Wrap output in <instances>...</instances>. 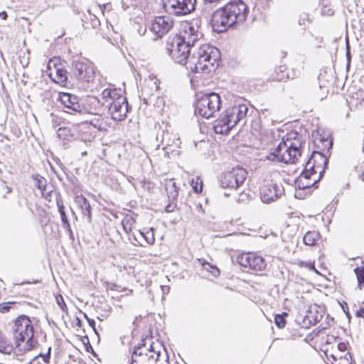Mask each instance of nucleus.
I'll return each mask as SVG.
<instances>
[{
	"mask_svg": "<svg viewBox=\"0 0 364 364\" xmlns=\"http://www.w3.org/2000/svg\"><path fill=\"white\" fill-rule=\"evenodd\" d=\"M72 76L81 82H91L96 76V68L87 60L73 61L71 68Z\"/></svg>",
	"mask_w": 364,
	"mask_h": 364,
	"instance_id": "nucleus-8",
	"label": "nucleus"
},
{
	"mask_svg": "<svg viewBox=\"0 0 364 364\" xmlns=\"http://www.w3.org/2000/svg\"><path fill=\"white\" fill-rule=\"evenodd\" d=\"M101 95L105 102L107 103L106 107L109 108L112 119L115 121L124 120L129 112V105L122 90L116 88H105Z\"/></svg>",
	"mask_w": 364,
	"mask_h": 364,
	"instance_id": "nucleus-3",
	"label": "nucleus"
},
{
	"mask_svg": "<svg viewBox=\"0 0 364 364\" xmlns=\"http://www.w3.org/2000/svg\"><path fill=\"white\" fill-rule=\"evenodd\" d=\"M286 316H287V314L283 313L282 314H277L274 316V323L278 328H283L286 326V320L284 318Z\"/></svg>",
	"mask_w": 364,
	"mask_h": 364,
	"instance_id": "nucleus-33",
	"label": "nucleus"
},
{
	"mask_svg": "<svg viewBox=\"0 0 364 364\" xmlns=\"http://www.w3.org/2000/svg\"><path fill=\"white\" fill-rule=\"evenodd\" d=\"M63 228H65L69 233L70 236L73 237V231L71 230L70 224L68 220L62 221Z\"/></svg>",
	"mask_w": 364,
	"mask_h": 364,
	"instance_id": "nucleus-39",
	"label": "nucleus"
},
{
	"mask_svg": "<svg viewBox=\"0 0 364 364\" xmlns=\"http://www.w3.org/2000/svg\"><path fill=\"white\" fill-rule=\"evenodd\" d=\"M161 355L159 350H156L153 346V343L149 345V348L143 350V348L138 351V356L142 357L143 358H147L149 361L156 362L159 360Z\"/></svg>",
	"mask_w": 364,
	"mask_h": 364,
	"instance_id": "nucleus-20",
	"label": "nucleus"
},
{
	"mask_svg": "<svg viewBox=\"0 0 364 364\" xmlns=\"http://www.w3.org/2000/svg\"><path fill=\"white\" fill-rule=\"evenodd\" d=\"M314 174L312 171H310L309 170H306V168H304V171L301 173L299 177L296 181V186L299 189H306L308 188L311 187L314 185V183L317 181V180H314V181H310L309 179L311 176Z\"/></svg>",
	"mask_w": 364,
	"mask_h": 364,
	"instance_id": "nucleus-18",
	"label": "nucleus"
},
{
	"mask_svg": "<svg viewBox=\"0 0 364 364\" xmlns=\"http://www.w3.org/2000/svg\"><path fill=\"white\" fill-rule=\"evenodd\" d=\"M281 141H284V143H287L288 144L291 143L294 144L296 141H298L300 149L301 146V140L299 133H297L296 132H291L289 133H287V135L282 138V140Z\"/></svg>",
	"mask_w": 364,
	"mask_h": 364,
	"instance_id": "nucleus-27",
	"label": "nucleus"
},
{
	"mask_svg": "<svg viewBox=\"0 0 364 364\" xmlns=\"http://www.w3.org/2000/svg\"><path fill=\"white\" fill-rule=\"evenodd\" d=\"M307 17H308V14H303L302 15H301L300 18L299 19V23L300 25H304L305 24V19Z\"/></svg>",
	"mask_w": 364,
	"mask_h": 364,
	"instance_id": "nucleus-44",
	"label": "nucleus"
},
{
	"mask_svg": "<svg viewBox=\"0 0 364 364\" xmlns=\"http://www.w3.org/2000/svg\"><path fill=\"white\" fill-rule=\"evenodd\" d=\"M301 151L298 141L294 144H287L280 141L279 144L266 156L268 161L287 164H295L299 156H301Z\"/></svg>",
	"mask_w": 364,
	"mask_h": 364,
	"instance_id": "nucleus-6",
	"label": "nucleus"
},
{
	"mask_svg": "<svg viewBox=\"0 0 364 364\" xmlns=\"http://www.w3.org/2000/svg\"><path fill=\"white\" fill-rule=\"evenodd\" d=\"M77 325L79 326H81V321L78 318H77Z\"/></svg>",
	"mask_w": 364,
	"mask_h": 364,
	"instance_id": "nucleus-52",
	"label": "nucleus"
},
{
	"mask_svg": "<svg viewBox=\"0 0 364 364\" xmlns=\"http://www.w3.org/2000/svg\"><path fill=\"white\" fill-rule=\"evenodd\" d=\"M139 32L143 33L141 35H144L146 32V29H144V32L143 31L139 30Z\"/></svg>",
	"mask_w": 364,
	"mask_h": 364,
	"instance_id": "nucleus-57",
	"label": "nucleus"
},
{
	"mask_svg": "<svg viewBox=\"0 0 364 364\" xmlns=\"http://www.w3.org/2000/svg\"><path fill=\"white\" fill-rule=\"evenodd\" d=\"M11 333L16 348H19L21 343L24 341H26V344L22 349L23 351L31 350L35 346L33 328L28 316H18L14 321Z\"/></svg>",
	"mask_w": 364,
	"mask_h": 364,
	"instance_id": "nucleus-5",
	"label": "nucleus"
},
{
	"mask_svg": "<svg viewBox=\"0 0 364 364\" xmlns=\"http://www.w3.org/2000/svg\"><path fill=\"white\" fill-rule=\"evenodd\" d=\"M247 14V6L242 0H235L215 11L210 21L213 29L221 33L234 25L243 23Z\"/></svg>",
	"mask_w": 364,
	"mask_h": 364,
	"instance_id": "nucleus-2",
	"label": "nucleus"
},
{
	"mask_svg": "<svg viewBox=\"0 0 364 364\" xmlns=\"http://www.w3.org/2000/svg\"><path fill=\"white\" fill-rule=\"evenodd\" d=\"M320 235L316 231L307 232L304 237L303 241L305 245L312 246L314 245L316 241L319 239Z\"/></svg>",
	"mask_w": 364,
	"mask_h": 364,
	"instance_id": "nucleus-25",
	"label": "nucleus"
},
{
	"mask_svg": "<svg viewBox=\"0 0 364 364\" xmlns=\"http://www.w3.org/2000/svg\"><path fill=\"white\" fill-rule=\"evenodd\" d=\"M345 306H342V309H343V310L344 313L346 314V316H347L348 318H350V313H349V311H348V306H347V304H346V303H345Z\"/></svg>",
	"mask_w": 364,
	"mask_h": 364,
	"instance_id": "nucleus-46",
	"label": "nucleus"
},
{
	"mask_svg": "<svg viewBox=\"0 0 364 364\" xmlns=\"http://www.w3.org/2000/svg\"><path fill=\"white\" fill-rule=\"evenodd\" d=\"M221 99L218 93L205 94L197 100L195 104V114L209 119L219 111Z\"/></svg>",
	"mask_w": 364,
	"mask_h": 364,
	"instance_id": "nucleus-7",
	"label": "nucleus"
},
{
	"mask_svg": "<svg viewBox=\"0 0 364 364\" xmlns=\"http://www.w3.org/2000/svg\"><path fill=\"white\" fill-rule=\"evenodd\" d=\"M358 178L364 181V170L358 174Z\"/></svg>",
	"mask_w": 364,
	"mask_h": 364,
	"instance_id": "nucleus-51",
	"label": "nucleus"
},
{
	"mask_svg": "<svg viewBox=\"0 0 364 364\" xmlns=\"http://www.w3.org/2000/svg\"><path fill=\"white\" fill-rule=\"evenodd\" d=\"M139 32L143 33L141 35H144L146 32V29H144V32L143 31L139 30Z\"/></svg>",
	"mask_w": 364,
	"mask_h": 364,
	"instance_id": "nucleus-55",
	"label": "nucleus"
},
{
	"mask_svg": "<svg viewBox=\"0 0 364 364\" xmlns=\"http://www.w3.org/2000/svg\"><path fill=\"white\" fill-rule=\"evenodd\" d=\"M57 136L59 139L63 140H70L73 134L69 128L66 127H60L57 131Z\"/></svg>",
	"mask_w": 364,
	"mask_h": 364,
	"instance_id": "nucleus-28",
	"label": "nucleus"
},
{
	"mask_svg": "<svg viewBox=\"0 0 364 364\" xmlns=\"http://www.w3.org/2000/svg\"><path fill=\"white\" fill-rule=\"evenodd\" d=\"M331 357L333 358V361L335 362V363H333V364H340V363H336V362L338 361V356L337 355H332ZM347 361H348V360H347ZM347 364H350V363L348 362Z\"/></svg>",
	"mask_w": 364,
	"mask_h": 364,
	"instance_id": "nucleus-50",
	"label": "nucleus"
},
{
	"mask_svg": "<svg viewBox=\"0 0 364 364\" xmlns=\"http://www.w3.org/2000/svg\"><path fill=\"white\" fill-rule=\"evenodd\" d=\"M248 107L244 104L234 105L228 108L213 124V129L216 134H228L237 123L247 115Z\"/></svg>",
	"mask_w": 364,
	"mask_h": 364,
	"instance_id": "nucleus-4",
	"label": "nucleus"
},
{
	"mask_svg": "<svg viewBox=\"0 0 364 364\" xmlns=\"http://www.w3.org/2000/svg\"><path fill=\"white\" fill-rule=\"evenodd\" d=\"M15 304V302H4L0 304V313L6 314L10 311L12 305Z\"/></svg>",
	"mask_w": 364,
	"mask_h": 364,
	"instance_id": "nucleus-37",
	"label": "nucleus"
},
{
	"mask_svg": "<svg viewBox=\"0 0 364 364\" xmlns=\"http://www.w3.org/2000/svg\"><path fill=\"white\" fill-rule=\"evenodd\" d=\"M318 79L319 81V86L314 91V97L316 100L321 101L327 97L328 93V87L325 84H321V77H318Z\"/></svg>",
	"mask_w": 364,
	"mask_h": 364,
	"instance_id": "nucleus-24",
	"label": "nucleus"
},
{
	"mask_svg": "<svg viewBox=\"0 0 364 364\" xmlns=\"http://www.w3.org/2000/svg\"><path fill=\"white\" fill-rule=\"evenodd\" d=\"M104 104L96 97H89L86 100V104H85L87 109L86 113H97L100 112Z\"/></svg>",
	"mask_w": 364,
	"mask_h": 364,
	"instance_id": "nucleus-21",
	"label": "nucleus"
},
{
	"mask_svg": "<svg viewBox=\"0 0 364 364\" xmlns=\"http://www.w3.org/2000/svg\"><path fill=\"white\" fill-rule=\"evenodd\" d=\"M52 76L53 73H50V77L55 82L63 86L66 85L68 80L66 70L60 68H55V74L53 77Z\"/></svg>",
	"mask_w": 364,
	"mask_h": 364,
	"instance_id": "nucleus-23",
	"label": "nucleus"
},
{
	"mask_svg": "<svg viewBox=\"0 0 364 364\" xmlns=\"http://www.w3.org/2000/svg\"><path fill=\"white\" fill-rule=\"evenodd\" d=\"M329 145H330V146H332V141H330V142H329Z\"/></svg>",
	"mask_w": 364,
	"mask_h": 364,
	"instance_id": "nucleus-60",
	"label": "nucleus"
},
{
	"mask_svg": "<svg viewBox=\"0 0 364 364\" xmlns=\"http://www.w3.org/2000/svg\"><path fill=\"white\" fill-rule=\"evenodd\" d=\"M355 316L357 317H362L364 318V307L361 308L360 309L356 311Z\"/></svg>",
	"mask_w": 364,
	"mask_h": 364,
	"instance_id": "nucleus-45",
	"label": "nucleus"
},
{
	"mask_svg": "<svg viewBox=\"0 0 364 364\" xmlns=\"http://www.w3.org/2000/svg\"><path fill=\"white\" fill-rule=\"evenodd\" d=\"M58 100L64 107L68 109L66 112L68 113L82 114H85L87 111L84 100L75 95L68 92H60Z\"/></svg>",
	"mask_w": 364,
	"mask_h": 364,
	"instance_id": "nucleus-12",
	"label": "nucleus"
},
{
	"mask_svg": "<svg viewBox=\"0 0 364 364\" xmlns=\"http://www.w3.org/2000/svg\"><path fill=\"white\" fill-rule=\"evenodd\" d=\"M354 272L358 280V287L361 289L364 287V267H357L354 269Z\"/></svg>",
	"mask_w": 364,
	"mask_h": 364,
	"instance_id": "nucleus-29",
	"label": "nucleus"
},
{
	"mask_svg": "<svg viewBox=\"0 0 364 364\" xmlns=\"http://www.w3.org/2000/svg\"><path fill=\"white\" fill-rule=\"evenodd\" d=\"M166 211H167V212H169V211H170V210H170L169 206H167V207L166 208Z\"/></svg>",
	"mask_w": 364,
	"mask_h": 364,
	"instance_id": "nucleus-58",
	"label": "nucleus"
},
{
	"mask_svg": "<svg viewBox=\"0 0 364 364\" xmlns=\"http://www.w3.org/2000/svg\"><path fill=\"white\" fill-rule=\"evenodd\" d=\"M56 301H57V304H58V306L60 307V309L63 311H65V309H66V304L64 302L63 296H58L56 298Z\"/></svg>",
	"mask_w": 364,
	"mask_h": 364,
	"instance_id": "nucleus-43",
	"label": "nucleus"
},
{
	"mask_svg": "<svg viewBox=\"0 0 364 364\" xmlns=\"http://www.w3.org/2000/svg\"><path fill=\"white\" fill-rule=\"evenodd\" d=\"M166 211H167V212H169V211H170V210H170L169 206H167V207L166 208Z\"/></svg>",
	"mask_w": 364,
	"mask_h": 364,
	"instance_id": "nucleus-59",
	"label": "nucleus"
},
{
	"mask_svg": "<svg viewBox=\"0 0 364 364\" xmlns=\"http://www.w3.org/2000/svg\"><path fill=\"white\" fill-rule=\"evenodd\" d=\"M202 37L197 21L185 22L178 35L173 37L177 42H181L193 48L195 43Z\"/></svg>",
	"mask_w": 364,
	"mask_h": 364,
	"instance_id": "nucleus-9",
	"label": "nucleus"
},
{
	"mask_svg": "<svg viewBox=\"0 0 364 364\" xmlns=\"http://www.w3.org/2000/svg\"><path fill=\"white\" fill-rule=\"evenodd\" d=\"M55 174H56L57 178H58L59 180L62 181V178L60 177V176L58 173H56V172H55Z\"/></svg>",
	"mask_w": 364,
	"mask_h": 364,
	"instance_id": "nucleus-53",
	"label": "nucleus"
},
{
	"mask_svg": "<svg viewBox=\"0 0 364 364\" xmlns=\"http://www.w3.org/2000/svg\"><path fill=\"white\" fill-rule=\"evenodd\" d=\"M300 267H304L309 269V270L315 271L317 272V270L315 268L314 264L311 262H301L299 263Z\"/></svg>",
	"mask_w": 364,
	"mask_h": 364,
	"instance_id": "nucleus-41",
	"label": "nucleus"
},
{
	"mask_svg": "<svg viewBox=\"0 0 364 364\" xmlns=\"http://www.w3.org/2000/svg\"><path fill=\"white\" fill-rule=\"evenodd\" d=\"M173 23V18L170 16H157L151 23V30L158 38H161L172 29Z\"/></svg>",
	"mask_w": 364,
	"mask_h": 364,
	"instance_id": "nucleus-15",
	"label": "nucleus"
},
{
	"mask_svg": "<svg viewBox=\"0 0 364 364\" xmlns=\"http://www.w3.org/2000/svg\"><path fill=\"white\" fill-rule=\"evenodd\" d=\"M338 348L339 349L340 351H345L346 349V346L344 343H340L338 345Z\"/></svg>",
	"mask_w": 364,
	"mask_h": 364,
	"instance_id": "nucleus-47",
	"label": "nucleus"
},
{
	"mask_svg": "<svg viewBox=\"0 0 364 364\" xmlns=\"http://www.w3.org/2000/svg\"><path fill=\"white\" fill-rule=\"evenodd\" d=\"M56 204H57L58 212L60 215L61 222L68 220L67 215L65 213V205L63 203V200L60 197H59L56 199Z\"/></svg>",
	"mask_w": 364,
	"mask_h": 364,
	"instance_id": "nucleus-30",
	"label": "nucleus"
},
{
	"mask_svg": "<svg viewBox=\"0 0 364 364\" xmlns=\"http://www.w3.org/2000/svg\"><path fill=\"white\" fill-rule=\"evenodd\" d=\"M247 177V171L239 166L221 173L220 183L223 188L237 189L242 185Z\"/></svg>",
	"mask_w": 364,
	"mask_h": 364,
	"instance_id": "nucleus-10",
	"label": "nucleus"
},
{
	"mask_svg": "<svg viewBox=\"0 0 364 364\" xmlns=\"http://www.w3.org/2000/svg\"><path fill=\"white\" fill-rule=\"evenodd\" d=\"M52 117V124L53 127H57L60 124L61 118L58 117L57 115L51 114Z\"/></svg>",
	"mask_w": 364,
	"mask_h": 364,
	"instance_id": "nucleus-42",
	"label": "nucleus"
},
{
	"mask_svg": "<svg viewBox=\"0 0 364 364\" xmlns=\"http://www.w3.org/2000/svg\"><path fill=\"white\" fill-rule=\"evenodd\" d=\"M63 228H65L69 233L70 236L73 237V231L71 230L70 224L68 220L62 221Z\"/></svg>",
	"mask_w": 364,
	"mask_h": 364,
	"instance_id": "nucleus-40",
	"label": "nucleus"
},
{
	"mask_svg": "<svg viewBox=\"0 0 364 364\" xmlns=\"http://www.w3.org/2000/svg\"><path fill=\"white\" fill-rule=\"evenodd\" d=\"M191 186L196 193H200L202 191V181L199 177H197L196 181L192 179Z\"/></svg>",
	"mask_w": 364,
	"mask_h": 364,
	"instance_id": "nucleus-36",
	"label": "nucleus"
},
{
	"mask_svg": "<svg viewBox=\"0 0 364 364\" xmlns=\"http://www.w3.org/2000/svg\"><path fill=\"white\" fill-rule=\"evenodd\" d=\"M141 239L144 240L146 245H153L155 242L154 228H151L146 232L138 230L137 234H134V242L132 243L134 245L144 246V244L141 242Z\"/></svg>",
	"mask_w": 364,
	"mask_h": 364,
	"instance_id": "nucleus-17",
	"label": "nucleus"
},
{
	"mask_svg": "<svg viewBox=\"0 0 364 364\" xmlns=\"http://www.w3.org/2000/svg\"><path fill=\"white\" fill-rule=\"evenodd\" d=\"M165 188L170 199L175 200L177 198L178 193L176 183L173 180H169L166 183Z\"/></svg>",
	"mask_w": 364,
	"mask_h": 364,
	"instance_id": "nucleus-26",
	"label": "nucleus"
},
{
	"mask_svg": "<svg viewBox=\"0 0 364 364\" xmlns=\"http://www.w3.org/2000/svg\"><path fill=\"white\" fill-rule=\"evenodd\" d=\"M327 164L328 159L324 154L319 151H314L311 158L307 161L305 168L314 173L318 171L319 177H321Z\"/></svg>",
	"mask_w": 364,
	"mask_h": 364,
	"instance_id": "nucleus-16",
	"label": "nucleus"
},
{
	"mask_svg": "<svg viewBox=\"0 0 364 364\" xmlns=\"http://www.w3.org/2000/svg\"><path fill=\"white\" fill-rule=\"evenodd\" d=\"M237 263L253 271H262L266 267V262L263 257L255 253L245 252L237 257Z\"/></svg>",
	"mask_w": 364,
	"mask_h": 364,
	"instance_id": "nucleus-13",
	"label": "nucleus"
},
{
	"mask_svg": "<svg viewBox=\"0 0 364 364\" xmlns=\"http://www.w3.org/2000/svg\"><path fill=\"white\" fill-rule=\"evenodd\" d=\"M196 0H163L165 11L176 16L191 14L196 9Z\"/></svg>",
	"mask_w": 364,
	"mask_h": 364,
	"instance_id": "nucleus-11",
	"label": "nucleus"
},
{
	"mask_svg": "<svg viewBox=\"0 0 364 364\" xmlns=\"http://www.w3.org/2000/svg\"><path fill=\"white\" fill-rule=\"evenodd\" d=\"M14 345L7 339L0 330V353L10 355L14 350Z\"/></svg>",
	"mask_w": 364,
	"mask_h": 364,
	"instance_id": "nucleus-22",
	"label": "nucleus"
},
{
	"mask_svg": "<svg viewBox=\"0 0 364 364\" xmlns=\"http://www.w3.org/2000/svg\"><path fill=\"white\" fill-rule=\"evenodd\" d=\"M8 15L6 11L0 12V17H1L3 19L6 20Z\"/></svg>",
	"mask_w": 364,
	"mask_h": 364,
	"instance_id": "nucleus-49",
	"label": "nucleus"
},
{
	"mask_svg": "<svg viewBox=\"0 0 364 364\" xmlns=\"http://www.w3.org/2000/svg\"><path fill=\"white\" fill-rule=\"evenodd\" d=\"M146 346V343L144 341H141V343H139L136 346L134 347V350L132 353V361L130 364H138V360H136V357L138 356V351L139 350H141L142 348H144Z\"/></svg>",
	"mask_w": 364,
	"mask_h": 364,
	"instance_id": "nucleus-35",
	"label": "nucleus"
},
{
	"mask_svg": "<svg viewBox=\"0 0 364 364\" xmlns=\"http://www.w3.org/2000/svg\"><path fill=\"white\" fill-rule=\"evenodd\" d=\"M84 317L87 319V321H88V319H90L86 314H84Z\"/></svg>",
	"mask_w": 364,
	"mask_h": 364,
	"instance_id": "nucleus-54",
	"label": "nucleus"
},
{
	"mask_svg": "<svg viewBox=\"0 0 364 364\" xmlns=\"http://www.w3.org/2000/svg\"><path fill=\"white\" fill-rule=\"evenodd\" d=\"M139 32L143 33L141 35H144L146 32V29H144V32L143 31L139 30Z\"/></svg>",
	"mask_w": 364,
	"mask_h": 364,
	"instance_id": "nucleus-56",
	"label": "nucleus"
},
{
	"mask_svg": "<svg viewBox=\"0 0 364 364\" xmlns=\"http://www.w3.org/2000/svg\"><path fill=\"white\" fill-rule=\"evenodd\" d=\"M33 179L35 181L36 183V186L40 189L41 191H45L46 190V179L37 174V175H34L32 176Z\"/></svg>",
	"mask_w": 364,
	"mask_h": 364,
	"instance_id": "nucleus-31",
	"label": "nucleus"
},
{
	"mask_svg": "<svg viewBox=\"0 0 364 364\" xmlns=\"http://www.w3.org/2000/svg\"><path fill=\"white\" fill-rule=\"evenodd\" d=\"M284 193L282 183L273 181L264 183L260 188V197L262 202L269 203L280 198Z\"/></svg>",
	"mask_w": 364,
	"mask_h": 364,
	"instance_id": "nucleus-14",
	"label": "nucleus"
},
{
	"mask_svg": "<svg viewBox=\"0 0 364 364\" xmlns=\"http://www.w3.org/2000/svg\"><path fill=\"white\" fill-rule=\"evenodd\" d=\"M75 203L77 204V207L81 210L82 214L84 216L87 217L88 222H91V207L87 198L82 195L77 196L75 198Z\"/></svg>",
	"mask_w": 364,
	"mask_h": 364,
	"instance_id": "nucleus-19",
	"label": "nucleus"
},
{
	"mask_svg": "<svg viewBox=\"0 0 364 364\" xmlns=\"http://www.w3.org/2000/svg\"><path fill=\"white\" fill-rule=\"evenodd\" d=\"M87 323H89V326H91L94 331H95V321L94 319H88V321Z\"/></svg>",
	"mask_w": 364,
	"mask_h": 364,
	"instance_id": "nucleus-48",
	"label": "nucleus"
},
{
	"mask_svg": "<svg viewBox=\"0 0 364 364\" xmlns=\"http://www.w3.org/2000/svg\"><path fill=\"white\" fill-rule=\"evenodd\" d=\"M50 351H51V347H49L48 348V351L45 354H43V353H40L39 355H38L37 356H36L34 358V360L38 358H42L43 360L44 363H49V360H50Z\"/></svg>",
	"mask_w": 364,
	"mask_h": 364,
	"instance_id": "nucleus-38",
	"label": "nucleus"
},
{
	"mask_svg": "<svg viewBox=\"0 0 364 364\" xmlns=\"http://www.w3.org/2000/svg\"><path fill=\"white\" fill-rule=\"evenodd\" d=\"M192 48L169 38L166 50L176 63L186 65L187 69L193 73H210L217 68L220 58V53L217 48L209 44H203L191 55Z\"/></svg>",
	"mask_w": 364,
	"mask_h": 364,
	"instance_id": "nucleus-1",
	"label": "nucleus"
},
{
	"mask_svg": "<svg viewBox=\"0 0 364 364\" xmlns=\"http://www.w3.org/2000/svg\"><path fill=\"white\" fill-rule=\"evenodd\" d=\"M12 192V188L6 185L5 182L0 184V197L3 199H6L8 194Z\"/></svg>",
	"mask_w": 364,
	"mask_h": 364,
	"instance_id": "nucleus-34",
	"label": "nucleus"
},
{
	"mask_svg": "<svg viewBox=\"0 0 364 364\" xmlns=\"http://www.w3.org/2000/svg\"><path fill=\"white\" fill-rule=\"evenodd\" d=\"M202 265L203 269L210 272L213 277H217L220 274V271L216 266L206 262H203Z\"/></svg>",
	"mask_w": 364,
	"mask_h": 364,
	"instance_id": "nucleus-32",
	"label": "nucleus"
}]
</instances>
